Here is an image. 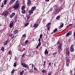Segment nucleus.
I'll return each instance as SVG.
<instances>
[{
  "mask_svg": "<svg viewBox=\"0 0 75 75\" xmlns=\"http://www.w3.org/2000/svg\"><path fill=\"white\" fill-rule=\"evenodd\" d=\"M31 4V0H27V4L28 6H30Z\"/></svg>",
  "mask_w": 75,
  "mask_h": 75,
  "instance_id": "9b49d317",
  "label": "nucleus"
},
{
  "mask_svg": "<svg viewBox=\"0 0 75 75\" xmlns=\"http://www.w3.org/2000/svg\"><path fill=\"white\" fill-rule=\"evenodd\" d=\"M51 75V73H49L48 74V75Z\"/></svg>",
  "mask_w": 75,
  "mask_h": 75,
  "instance_id": "69168bd1",
  "label": "nucleus"
},
{
  "mask_svg": "<svg viewBox=\"0 0 75 75\" xmlns=\"http://www.w3.org/2000/svg\"><path fill=\"white\" fill-rule=\"evenodd\" d=\"M4 5H6L7 4V0H5L4 1Z\"/></svg>",
  "mask_w": 75,
  "mask_h": 75,
  "instance_id": "5701e85b",
  "label": "nucleus"
},
{
  "mask_svg": "<svg viewBox=\"0 0 75 75\" xmlns=\"http://www.w3.org/2000/svg\"><path fill=\"white\" fill-rule=\"evenodd\" d=\"M17 59V57H16L15 58V60H16V59Z\"/></svg>",
  "mask_w": 75,
  "mask_h": 75,
  "instance_id": "680f3d73",
  "label": "nucleus"
},
{
  "mask_svg": "<svg viewBox=\"0 0 75 75\" xmlns=\"http://www.w3.org/2000/svg\"><path fill=\"white\" fill-rule=\"evenodd\" d=\"M25 8V7L24 6H23L21 8V9L22 10H24Z\"/></svg>",
  "mask_w": 75,
  "mask_h": 75,
  "instance_id": "393cba45",
  "label": "nucleus"
},
{
  "mask_svg": "<svg viewBox=\"0 0 75 75\" xmlns=\"http://www.w3.org/2000/svg\"><path fill=\"white\" fill-rule=\"evenodd\" d=\"M34 69L35 71H38V69L37 68H36L35 67H34Z\"/></svg>",
  "mask_w": 75,
  "mask_h": 75,
  "instance_id": "09e8293b",
  "label": "nucleus"
},
{
  "mask_svg": "<svg viewBox=\"0 0 75 75\" xmlns=\"http://www.w3.org/2000/svg\"><path fill=\"white\" fill-rule=\"evenodd\" d=\"M15 4H16L13 7V8L15 9H17V8H18V7H19L20 5V4L18 3V1H17L16 2Z\"/></svg>",
  "mask_w": 75,
  "mask_h": 75,
  "instance_id": "f257e3e1",
  "label": "nucleus"
},
{
  "mask_svg": "<svg viewBox=\"0 0 75 75\" xmlns=\"http://www.w3.org/2000/svg\"><path fill=\"white\" fill-rule=\"evenodd\" d=\"M66 54L67 55V56L69 57V54H70V53H69V48H67L66 49Z\"/></svg>",
  "mask_w": 75,
  "mask_h": 75,
  "instance_id": "0eeeda50",
  "label": "nucleus"
},
{
  "mask_svg": "<svg viewBox=\"0 0 75 75\" xmlns=\"http://www.w3.org/2000/svg\"><path fill=\"white\" fill-rule=\"evenodd\" d=\"M17 66V65H16V63H14V64L13 67H16Z\"/></svg>",
  "mask_w": 75,
  "mask_h": 75,
  "instance_id": "58836bf2",
  "label": "nucleus"
},
{
  "mask_svg": "<svg viewBox=\"0 0 75 75\" xmlns=\"http://www.w3.org/2000/svg\"><path fill=\"white\" fill-rule=\"evenodd\" d=\"M73 25V24H69V27H70V26H71V25Z\"/></svg>",
  "mask_w": 75,
  "mask_h": 75,
  "instance_id": "5fc2aeb1",
  "label": "nucleus"
},
{
  "mask_svg": "<svg viewBox=\"0 0 75 75\" xmlns=\"http://www.w3.org/2000/svg\"><path fill=\"white\" fill-rule=\"evenodd\" d=\"M17 18H18L17 16H15V19H17Z\"/></svg>",
  "mask_w": 75,
  "mask_h": 75,
  "instance_id": "8fccbe9b",
  "label": "nucleus"
},
{
  "mask_svg": "<svg viewBox=\"0 0 75 75\" xmlns=\"http://www.w3.org/2000/svg\"><path fill=\"white\" fill-rule=\"evenodd\" d=\"M29 24V23L27 22L25 24L24 26L25 27H27V25H28Z\"/></svg>",
  "mask_w": 75,
  "mask_h": 75,
  "instance_id": "cd10ccee",
  "label": "nucleus"
},
{
  "mask_svg": "<svg viewBox=\"0 0 75 75\" xmlns=\"http://www.w3.org/2000/svg\"><path fill=\"white\" fill-rule=\"evenodd\" d=\"M42 35H40V38H42Z\"/></svg>",
  "mask_w": 75,
  "mask_h": 75,
  "instance_id": "a18cd8bd",
  "label": "nucleus"
},
{
  "mask_svg": "<svg viewBox=\"0 0 75 75\" xmlns=\"http://www.w3.org/2000/svg\"><path fill=\"white\" fill-rule=\"evenodd\" d=\"M41 40V38H39L38 39L39 41H40L41 40Z\"/></svg>",
  "mask_w": 75,
  "mask_h": 75,
  "instance_id": "13d9d810",
  "label": "nucleus"
},
{
  "mask_svg": "<svg viewBox=\"0 0 75 75\" xmlns=\"http://www.w3.org/2000/svg\"><path fill=\"white\" fill-rule=\"evenodd\" d=\"M66 60H67V61L66 62H69V61L71 60V59H69V57H67V58L66 59Z\"/></svg>",
  "mask_w": 75,
  "mask_h": 75,
  "instance_id": "6ab92c4d",
  "label": "nucleus"
},
{
  "mask_svg": "<svg viewBox=\"0 0 75 75\" xmlns=\"http://www.w3.org/2000/svg\"><path fill=\"white\" fill-rule=\"evenodd\" d=\"M29 41L28 40H25L24 42V44H25V45H27V44L28 43V42Z\"/></svg>",
  "mask_w": 75,
  "mask_h": 75,
  "instance_id": "412c9836",
  "label": "nucleus"
},
{
  "mask_svg": "<svg viewBox=\"0 0 75 75\" xmlns=\"http://www.w3.org/2000/svg\"><path fill=\"white\" fill-rule=\"evenodd\" d=\"M15 71V70H14V69H13L11 71V74H13L14 73Z\"/></svg>",
  "mask_w": 75,
  "mask_h": 75,
  "instance_id": "7c9ffc66",
  "label": "nucleus"
},
{
  "mask_svg": "<svg viewBox=\"0 0 75 75\" xmlns=\"http://www.w3.org/2000/svg\"><path fill=\"white\" fill-rule=\"evenodd\" d=\"M16 14L15 13H13L12 14H11L10 16V18H13V17H14Z\"/></svg>",
  "mask_w": 75,
  "mask_h": 75,
  "instance_id": "ddd939ff",
  "label": "nucleus"
},
{
  "mask_svg": "<svg viewBox=\"0 0 75 75\" xmlns=\"http://www.w3.org/2000/svg\"><path fill=\"white\" fill-rule=\"evenodd\" d=\"M36 9V7H35V6H33L31 8V9L33 11H34Z\"/></svg>",
  "mask_w": 75,
  "mask_h": 75,
  "instance_id": "dca6fc26",
  "label": "nucleus"
},
{
  "mask_svg": "<svg viewBox=\"0 0 75 75\" xmlns=\"http://www.w3.org/2000/svg\"><path fill=\"white\" fill-rule=\"evenodd\" d=\"M45 55H48V52L47 51V49H46V50L45 51Z\"/></svg>",
  "mask_w": 75,
  "mask_h": 75,
  "instance_id": "4468645a",
  "label": "nucleus"
},
{
  "mask_svg": "<svg viewBox=\"0 0 75 75\" xmlns=\"http://www.w3.org/2000/svg\"><path fill=\"white\" fill-rule=\"evenodd\" d=\"M69 33H68L66 34V37H69Z\"/></svg>",
  "mask_w": 75,
  "mask_h": 75,
  "instance_id": "e433bc0d",
  "label": "nucleus"
},
{
  "mask_svg": "<svg viewBox=\"0 0 75 75\" xmlns=\"http://www.w3.org/2000/svg\"><path fill=\"white\" fill-rule=\"evenodd\" d=\"M26 37V35L25 34H24L22 35V37L23 38H25Z\"/></svg>",
  "mask_w": 75,
  "mask_h": 75,
  "instance_id": "c9c22d12",
  "label": "nucleus"
},
{
  "mask_svg": "<svg viewBox=\"0 0 75 75\" xmlns=\"http://www.w3.org/2000/svg\"><path fill=\"white\" fill-rule=\"evenodd\" d=\"M12 36H13V34L10 33L9 35V37H12Z\"/></svg>",
  "mask_w": 75,
  "mask_h": 75,
  "instance_id": "79ce46f5",
  "label": "nucleus"
},
{
  "mask_svg": "<svg viewBox=\"0 0 75 75\" xmlns=\"http://www.w3.org/2000/svg\"><path fill=\"white\" fill-rule=\"evenodd\" d=\"M42 73H46L47 72V71H46V70H43L42 71Z\"/></svg>",
  "mask_w": 75,
  "mask_h": 75,
  "instance_id": "a878e982",
  "label": "nucleus"
},
{
  "mask_svg": "<svg viewBox=\"0 0 75 75\" xmlns=\"http://www.w3.org/2000/svg\"><path fill=\"white\" fill-rule=\"evenodd\" d=\"M41 43H38V46H39V47H40L41 46Z\"/></svg>",
  "mask_w": 75,
  "mask_h": 75,
  "instance_id": "de8ad7c7",
  "label": "nucleus"
},
{
  "mask_svg": "<svg viewBox=\"0 0 75 75\" xmlns=\"http://www.w3.org/2000/svg\"><path fill=\"white\" fill-rule=\"evenodd\" d=\"M29 71L30 72V73H33V69H31Z\"/></svg>",
  "mask_w": 75,
  "mask_h": 75,
  "instance_id": "b1692460",
  "label": "nucleus"
},
{
  "mask_svg": "<svg viewBox=\"0 0 75 75\" xmlns=\"http://www.w3.org/2000/svg\"><path fill=\"white\" fill-rule=\"evenodd\" d=\"M69 63L68 62H66V65L67 67L69 66Z\"/></svg>",
  "mask_w": 75,
  "mask_h": 75,
  "instance_id": "4c0bfd02",
  "label": "nucleus"
},
{
  "mask_svg": "<svg viewBox=\"0 0 75 75\" xmlns=\"http://www.w3.org/2000/svg\"><path fill=\"white\" fill-rule=\"evenodd\" d=\"M49 66H50L51 65V62H50V63H49Z\"/></svg>",
  "mask_w": 75,
  "mask_h": 75,
  "instance_id": "864d4df0",
  "label": "nucleus"
},
{
  "mask_svg": "<svg viewBox=\"0 0 75 75\" xmlns=\"http://www.w3.org/2000/svg\"><path fill=\"white\" fill-rule=\"evenodd\" d=\"M60 18V16L59 15L57 16L56 17V19H59Z\"/></svg>",
  "mask_w": 75,
  "mask_h": 75,
  "instance_id": "473e14b6",
  "label": "nucleus"
},
{
  "mask_svg": "<svg viewBox=\"0 0 75 75\" xmlns=\"http://www.w3.org/2000/svg\"><path fill=\"white\" fill-rule=\"evenodd\" d=\"M9 13V12H8V11H6L4 13V16L5 17H6V16H7L8 14Z\"/></svg>",
  "mask_w": 75,
  "mask_h": 75,
  "instance_id": "f8f14e48",
  "label": "nucleus"
},
{
  "mask_svg": "<svg viewBox=\"0 0 75 75\" xmlns=\"http://www.w3.org/2000/svg\"><path fill=\"white\" fill-rule=\"evenodd\" d=\"M39 41V44H41V41Z\"/></svg>",
  "mask_w": 75,
  "mask_h": 75,
  "instance_id": "0e129e2a",
  "label": "nucleus"
},
{
  "mask_svg": "<svg viewBox=\"0 0 75 75\" xmlns=\"http://www.w3.org/2000/svg\"><path fill=\"white\" fill-rule=\"evenodd\" d=\"M21 65H22V66H23V67H24L25 68H26L27 69H28L29 68L28 65L24 63H21Z\"/></svg>",
  "mask_w": 75,
  "mask_h": 75,
  "instance_id": "39448f33",
  "label": "nucleus"
},
{
  "mask_svg": "<svg viewBox=\"0 0 75 75\" xmlns=\"http://www.w3.org/2000/svg\"><path fill=\"white\" fill-rule=\"evenodd\" d=\"M25 55V54H22V57H24Z\"/></svg>",
  "mask_w": 75,
  "mask_h": 75,
  "instance_id": "49530a36",
  "label": "nucleus"
},
{
  "mask_svg": "<svg viewBox=\"0 0 75 75\" xmlns=\"http://www.w3.org/2000/svg\"><path fill=\"white\" fill-rule=\"evenodd\" d=\"M28 19H27V20H26L27 21H28Z\"/></svg>",
  "mask_w": 75,
  "mask_h": 75,
  "instance_id": "338daca9",
  "label": "nucleus"
},
{
  "mask_svg": "<svg viewBox=\"0 0 75 75\" xmlns=\"http://www.w3.org/2000/svg\"><path fill=\"white\" fill-rule=\"evenodd\" d=\"M68 41L69 42V43L71 42V38H69Z\"/></svg>",
  "mask_w": 75,
  "mask_h": 75,
  "instance_id": "a19ab883",
  "label": "nucleus"
},
{
  "mask_svg": "<svg viewBox=\"0 0 75 75\" xmlns=\"http://www.w3.org/2000/svg\"><path fill=\"white\" fill-rule=\"evenodd\" d=\"M29 13L30 14H32L33 13V11L31 9V10L29 11Z\"/></svg>",
  "mask_w": 75,
  "mask_h": 75,
  "instance_id": "a211bd4d",
  "label": "nucleus"
},
{
  "mask_svg": "<svg viewBox=\"0 0 75 75\" xmlns=\"http://www.w3.org/2000/svg\"><path fill=\"white\" fill-rule=\"evenodd\" d=\"M57 29H55L54 30V31H53V33H55V32H57Z\"/></svg>",
  "mask_w": 75,
  "mask_h": 75,
  "instance_id": "f704fd0d",
  "label": "nucleus"
},
{
  "mask_svg": "<svg viewBox=\"0 0 75 75\" xmlns=\"http://www.w3.org/2000/svg\"><path fill=\"white\" fill-rule=\"evenodd\" d=\"M32 68H33V67H34V64H32Z\"/></svg>",
  "mask_w": 75,
  "mask_h": 75,
  "instance_id": "4d7b16f0",
  "label": "nucleus"
},
{
  "mask_svg": "<svg viewBox=\"0 0 75 75\" xmlns=\"http://www.w3.org/2000/svg\"><path fill=\"white\" fill-rule=\"evenodd\" d=\"M26 12V11L25 9H22V13L23 14H25Z\"/></svg>",
  "mask_w": 75,
  "mask_h": 75,
  "instance_id": "f3484780",
  "label": "nucleus"
},
{
  "mask_svg": "<svg viewBox=\"0 0 75 75\" xmlns=\"http://www.w3.org/2000/svg\"><path fill=\"white\" fill-rule=\"evenodd\" d=\"M69 27V25H67V26L66 27H67V28H68V27Z\"/></svg>",
  "mask_w": 75,
  "mask_h": 75,
  "instance_id": "bf43d9fd",
  "label": "nucleus"
},
{
  "mask_svg": "<svg viewBox=\"0 0 75 75\" xmlns=\"http://www.w3.org/2000/svg\"><path fill=\"white\" fill-rule=\"evenodd\" d=\"M74 75H75V73H74Z\"/></svg>",
  "mask_w": 75,
  "mask_h": 75,
  "instance_id": "774afa93",
  "label": "nucleus"
},
{
  "mask_svg": "<svg viewBox=\"0 0 75 75\" xmlns=\"http://www.w3.org/2000/svg\"><path fill=\"white\" fill-rule=\"evenodd\" d=\"M1 7H4V4L3 3H2V4L1 6Z\"/></svg>",
  "mask_w": 75,
  "mask_h": 75,
  "instance_id": "ea45409f",
  "label": "nucleus"
},
{
  "mask_svg": "<svg viewBox=\"0 0 75 75\" xmlns=\"http://www.w3.org/2000/svg\"><path fill=\"white\" fill-rule=\"evenodd\" d=\"M55 7H58V5H56L55 6Z\"/></svg>",
  "mask_w": 75,
  "mask_h": 75,
  "instance_id": "e2e57ef3",
  "label": "nucleus"
},
{
  "mask_svg": "<svg viewBox=\"0 0 75 75\" xmlns=\"http://www.w3.org/2000/svg\"><path fill=\"white\" fill-rule=\"evenodd\" d=\"M57 44H60V42H59V41H58L57 42Z\"/></svg>",
  "mask_w": 75,
  "mask_h": 75,
  "instance_id": "603ef678",
  "label": "nucleus"
},
{
  "mask_svg": "<svg viewBox=\"0 0 75 75\" xmlns=\"http://www.w3.org/2000/svg\"><path fill=\"white\" fill-rule=\"evenodd\" d=\"M63 26H64V23L62 24L60 26L59 28H61L63 27Z\"/></svg>",
  "mask_w": 75,
  "mask_h": 75,
  "instance_id": "72a5a7b5",
  "label": "nucleus"
},
{
  "mask_svg": "<svg viewBox=\"0 0 75 75\" xmlns=\"http://www.w3.org/2000/svg\"><path fill=\"white\" fill-rule=\"evenodd\" d=\"M1 50L2 51H4V47L3 46H2Z\"/></svg>",
  "mask_w": 75,
  "mask_h": 75,
  "instance_id": "aec40b11",
  "label": "nucleus"
},
{
  "mask_svg": "<svg viewBox=\"0 0 75 75\" xmlns=\"http://www.w3.org/2000/svg\"><path fill=\"white\" fill-rule=\"evenodd\" d=\"M13 36L11 38V39H13L15 36V34H17L18 33V30H16L13 31Z\"/></svg>",
  "mask_w": 75,
  "mask_h": 75,
  "instance_id": "f03ea898",
  "label": "nucleus"
},
{
  "mask_svg": "<svg viewBox=\"0 0 75 75\" xmlns=\"http://www.w3.org/2000/svg\"><path fill=\"white\" fill-rule=\"evenodd\" d=\"M9 42V39H8L7 40H6L4 42L3 45H7L8 42Z\"/></svg>",
  "mask_w": 75,
  "mask_h": 75,
  "instance_id": "6e6552de",
  "label": "nucleus"
},
{
  "mask_svg": "<svg viewBox=\"0 0 75 75\" xmlns=\"http://www.w3.org/2000/svg\"><path fill=\"white\" fill-rule=\"evenodd\" d=\"M24 70H22L21 72H20V75H23V74H24Z\"/></svg>",
  "mask_w": 75,
  "mask_h": 75,
  "instance_id": "4be33fe9",
  "label": "nucleus"
},
{
  "mask_svg": "<svg viewBox=\"0 0 75 75\" xmlns=\"http://www.w3.org/2000/svg\"><path fill=\"white\" fill-rule=\"evenodd\" d=\"M61 11V9L59 7L56 8L54 9V11L55 14H58L59 11Z\"/></svg>",
  "mask_w": 75,
  "mask_h": 75,
  "instance_id": "7ed1b4c3",
  "label": "nucleus"
},
{
  "mask_svg": "<svg viewBox=\"0 0 75 75\" xmlns=\"http://www.w3.org/2000/svg\"><path fill=\"white\" fill-rule=\"evenodd\" d=\"M38 47H39V46H38V45L36 47V48H38Z\"/></svg>",
  "mask_w": 75,
  "mask_h": 75,
  "instance_id": "052dcab7",
  "label": "nucleus"
},
{
  "mask_svg": "<svg viewBox=\"0 0 75 75\" xmlns=\"http://www.w3.org/2000/svg\"><path fill=\"white\" fill-rule=\"evenodd\" d=\"M38 25H39L38 24H37L36 23H35L34 24V25H33V27H34V28H37V27H38Z\"/></svg>",
  "mask_w": 75,
  "mask_h": 75,
  "instance_id": "2eb2a0df",
  "label": "nucleus"
},
{
  "mask_svg": "<svg viewBox=\"0 0 75 75\" xmlns=\"http://www.w3.org/2000/svg\"><path fill=\"white\" fill-rule=\"evenodd\" d=\"M46 62L45 61H44V64H43V66H45V63Z\"/></svg>",
  "mask_w": 75,
  "mask_h": 75,
  "instance_id": "37998d69",
  "label": "nucleus"
},
{
  "mask_svg": "<svg viewBox=\"0 0 75 75\" xmlns=\"http://www.w3.org/2000/svg\"><path fill=\"white\" fill-rule=\"evenodd\" d=\"M74 45L72 44L71 45V46L70 47V51L71 52H74L75 50L74 49Z\"/></svg>",
  "mask_w": 75,
  "mask_h": 75,
  "instance_id": "20e7f679",
  "label": "nucleus"
},
{
  "mask_svg": "<svg viewBox=\"0 0 75 75\" xmlns=\"http://www.w3.org/2000/svg\"><path fill=\"white\" fill-rule=\"evenodd\" d=\"M13 3L12 1H10L9 2V5H11V4H13Z\"/></svg>",
  "mask_w": 75,
  "mask_h": 75,
  "instance_id": "bb28decb",
  "label": "nucleus"
},
{
  "mask_svg": "<svg viewBox=\"0 0 75 75\" xmlns=\"http://www.w3.org/2000/svg\"><path fill=\"white\" fill-rule=\"evenodd\" d=\"M27 19H30V16H27Z\"/></svg>",
  "mask_w": 75,
  "mask_h": 75,
  "instance_id": "c03bdc74",
  "label": "nucleus"
},
{
  "mask_svg": "<svg viewBox=\"0 0 75 75\" xmlns=\"http://www.w3.org/2000/svg\"><path fill=\"white\" fill-rule=\"evenodd\" d=\"M23 51H25V48H23L22 50H21L20 51L21 52H23Z\"/></svg>",
  "mask_w": 75,
  "mask_h": 75,
  "instance_id": "2f4dec72",
  "label": "nucleus"
},
{
  "mask_svg": "<svg viewBox=\"0 0 75 75\" xmlns=\"http://www.w3.org/2000/svg\"><path fill=\"white\" fill-rule=\"evenodd\" d=\"M68 33H69V35H72V31H70Z\"/></svg>",
  "mask_w": 75,
  "mask_h": 75,
  "instance_id": "c85d7f7f",
  "label": "nucleus"
},
{
  "mask_svg": "<svg viewBox=\"0 0 75 75\" xmlns=\"http://www.w3.org/2000/svg\"><path fill=\"white\" fill-rule=\"evenodd\" d=\"M46 1H47V2H48L50 1V0H45Z\"/></svg>",
  "mask_w": 75,
  "mask_h": 75,
  "instance_id": "6e6d98bb",
  "label": "nucleus"
},
{
  "mask_svg": "<svg viewBox=\"0 0 75 75\" xmlns=\"http://www.w3.org/2000/svg\"><path fill=\"white\" fill-rule=\"evenodd\" d=\"M62 47V44H59V45L58 46V52L59 53L61 51V48Z\"/></svg>",
  "mask_w": 75,
  "mask_h": 75,
  "instance_id": "423d86ee",
  "label": "nucleus"
},
{
  "mask_svg": "<svg viewBox=\"0 0 75 75\" xmlns=\"http://www.w3.org/2000/svg\"><path fill=\"white\" fill-rule=\"evenodd\" d=\"M11 1H12L13 3H14V1H15V0H11Z\"/></svg>",
  "mask_w": 75,
  "mask_h": 75,
  "instance_id": "3c124183",
  "label": "nucleus"
},
{
  "mask_svg": "<svg viewBox=\"0 0 75 75\" xmlns=\"http://www.w3.org/2000/svg\"><path fill=\"white\" fill-rule=\"evenodd\" d=\"M13 24H14V21L12 20L11 21L9 24V27L11 28L13 26Z\"/></svg>",
  "mask_w": 75,
  "mask_h": 75,
  "instance_id": "9d476101",
  "label": "nucleus"
},
{
  "mask_svg": "<svg viewBox=\"0 0 75 75\" xmlns=\"http://www.w3.org/2000/svg\"><path fill=\"white\" fill-rule=\"evenodd\" d=\"M11 50H10L8 51V55H11Z\"/></svg>",
  "mask_w": 75,
  "mask_h": 75,
  "instance_id": "c756f323",
  "label": "nucleus"
},
{
  "mask_svg": "<svg viewBox=\"0 0 75 75\" xmlns=\"http://www.w3.org/2000/svg\"><path fill=\"white\" fill-rule=\"evenodd\" d=\"M51 23H48L46 25V27L47 28V31L50 30V25H51Z\"/></svg>",
  "mask_w": 75,
  "mask_h": 75,
  "instance_id": "1a4fd4ad",
  "label": "nucleus"
}]
</instances>
